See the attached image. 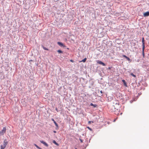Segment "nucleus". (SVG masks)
Here are the masks:
<instances>
[{"label": "nucleus", "mask_w": 149, "mask_h": 149, "mask_svg": "<svg viewBox=\"0 0 149 149\" xmlns=\"http://www.w3.org/2000/svg\"><path fill=\"white\" fill-rule=\"evenodd\" d=\"M109 69H111V68H110L109 67Z\"/></svg>", "instance_id": "29"}, {"label": "nucleus", "mask_w": 149, "mask_h": 149, "mask_svg": "<svg viewBox=\"0 0 149 149\" xmlns=\"http://www.w3.org/2000/svg\"><path fill=\"white\" fill-rule=\"evenodd\" d=\"M128 58V57L127 56V57L126 58V59H127V58Z\"/></svg>", "instance_id": "28"}, {"label": "nucleus", "mask_w": 149, "mask_h": 149, "mask_svg": "<svg viewBox=\"0 0 149 149\" xmlns=\"http://www.w3.org/2000/svg\"><path fill=\"white\" fill-rule=\"evenodd\" d=\"M6 127H4L3 130L0 132V135H3L4 133H5L6 131Z\"/></svg>", "instance_id": "4"}, {"label": "nucleus", "mask_w": 149, "mask_h": 149, "mask_svg": "<svg viewBox=\"0 0 149 149\" xmlns=\"http://www.w3.org/2000/svg\"><path fill=\"white\" fill-rule=\"evenodd\" d=\"M8 143V142L6 141V140H4L3 143V145L1 146V149H4L6 147V146Z\"/></svg>", "instance_id": "2"}, {"label": "nucleus", "mask_w": 149, "mask_h": 149, "mask_svg": "<svg viewBox=\"0 0 149 149\" xmlns=\"http://www.w3.org/2000/svg\"><path fill=\"white\" fill-rule=\"evenodd\" d=\"M42 47L43 48L44 50H49V49H48L47 48H46L45 47H44V46H42Z\"/></svg>", "instance_id": "12"}, {"label": "nucleus", "mask_w": 149, "mask_h": 149, "mask_svg": "<svg viewBox=\"0 0 149 149\" xmlns=\"http://www.w3.org/2000/svg\"><path fill=\"white\" fill-rule=\"evenodd\" d=\"M90 105L93 106L94 107H95L97 106V105L96 104H93L92 103H91Z\"/></svg>", "instance_id": "10"}, {"label": "nucleus", "mask_w": 149, "mask_h": 149, "mask_svg": "<svg viewBox=\"0 0 149 149\" xmlns=\"http://www.w3.org/2000/svg\"><path fill=\"white\" fill-rule=\"evenodd\" d=\"M87 128H88V129H90V130L91 129L90 128V127H88Z\"/></svg>", "instance_id": "27"}, {"label": "nucleus", "mask_w": 149, "mask_h": 149, "mask_svg": "<svg viewBox=\"0 0 149 149\" xmlns=\"http://www.w3.org/2000/svg\"><path fill=\"white\" fill-rule=\"evenodd\" d=\"M38 148L39 149H41V148H40V147H39V148Z\"/></svg>", "instance_id": "30"}, {"label": "nucleus", "mask_w": 149, "mask_h": 149, "mask_svg": "<svg viewBox=\"0 0 149 149\" xmlns=\"http://www.w3.org/2000/svg\"><path fill=\"white\" fill-rule=\"evenodd\" d=\"M128 61H131V60H130V59L128 57V58H127V59Z\"/></svg>", "instance_id": "16"}, {"label": "nucleus", "mask_w": 149, "mask_h": 149, "mask_svg": "<svg viewBox=\"0 0 149 149\" xmlns=\"http://www.w3.org/2000/svg\"><path fill=\"white\" fill-rule=\"evenodd\" d=\"M57 43L59 46H60L61 47H65V46L61 42H58Z\"/></svg>", "instance_id": "7"}, {"label": "nucleus", "mask_w": 149, "mask_h": 149, "mask_svg": "<svg viewBox=\"0 0 149 149\" xmlns=\"http://www.w3.org/2000/svg\"><path fill=\"white\" fill-rule=\"evenodd\" d=\"M130 75H131L133 77H136V75H135L134 74L132 73H131L130 74Z\"/></svg>", "instance_id": "13"}, {"label": "nucleus", "mask_w": 149, "mask_h": 149, "mask_svg": "<svg viewBox=\"0 0 149 149\" xmlns=\"http://www.w3.org/2000/svg\"><path fill=\"white\" fill-rule=\"evenodd\" d=\"M52 120L54 122V123L55 125L57 127H58V125L57 123L56 122V121L54 120V119H52Z\"/></svg>", "instance_id": "9"}, {"label": "nucleus", "mask_w": 149, "mask_h": 149, "mask_svg": "<svg viewBox=\"0 0 149 149\" xmlns=\"http://www.w3.org/2000/svg\"><path fill=\"white\" fill-rule=\"evenodd\" d=\"M91 121H88V123H91Z\"/></svg>", "instance_id": "25"}, {"label": "nucleus", "mask_w": 149, "mask_h": 149, "mask_svg": "<svg viewBox=\"0 0 149 149\" xmlns=\"http://www.w3.org/2000/svg\"><path fill=\"white\" fill-rule=\"evenodd\" d=\"M113 107L115 108V109H116L117 108H115V107L117 106H118L119 104V102L118 101L115 100H113Z\"/></svg>", "instance_id": "1"}, {"label": "nucleus", "mask_w": 149, "mask_h": 149, "mask_svg": "<svg viewBox=\"0 0 149 149\" xmlns=\"http://www.w3.org/2000/svg\"><path fill=\"white\" fill-rule=\"evenodd\" d=\"M79 140L82 143L83 142V140L82 139H79Z\"/></svg>", "instance_id": "18"}, {"label": "nucleus", "mask_w": 149, "mask_h": 149, "mask_svg": "<svg viewBox=\"0 0 149 149\" xmlns=\"http://www.w3.org/2000/svg\"><path fill=\"white\" fill-rule=\"evenodd\" d=\"M57 52L59 53H63V52L60 50H58Z\"/></svg>", "instance_id": "14"}, {"label": "nucleus", "mask_w": 149, "mask_h": 149, "mask_svg": "<svg viewBox=\"0 0 149 149\" xmlns=\"http://www.w3.org/2000/svg\"><path fill=\"white\" fill-rule=\"evenodd\" d=\"M124 84L125 86H127V85L125 82V83H124Z\"/></svg>", "instance_id": "19"}, {"label": "nucleus", "mask_w": 149, "mask_h": 149, "mask_svg": "<svg viewBox=\"0 0 149 149\" xmlns=\"http://www.w3.org/2000/svg\"><path fill=\"white\" fill-rule=\"evenodd\" d=\"M87 58H85L84 59L81 61V62H85L86 61V60Z\"/></svg>", "instance_id": "11"}, {"label": "nucleus", "mask_w": 149, "mask_h": 149, "mask_svg": "<svg viewBox=\"0 0 149 149\" xmlns=\"http://www.w3.org/2000/svg\"><path fill=\"white\" fill-rule=\"evenodd\" d=\"M34 145L38 148H39V147L36 144H35Z\"/></svg>", "instance_id": "17"}, {"label": "nucleus", "mask_w": 149, "mask_h": 149, "mask_svg": "<svg viewBox=\"0 0 149 149\" xmlns=\"http://www.w3.org/2000/svg\"><path fill=\"white\" fill-rule=\"evenodd\" d=\"M100 93H102V91H100Z\"/></svg>", "instance_id": "23"}, {"label": "nucleus", "mask_w": 149, "mask_h": 149, "mask_svg": "<svg viewBox=\"0 0 149 149\" xmlns=\"http://www.w3.org/2000/svg\"><path fill=\"white\" fill-rule=\"evenodd\" d=\"M54 133H56V131H54Z\"/></svg>", "instance_id": "24"}, {"label": "nucleus", "mask_w": 149, "mask_h": 149, "mask_svg": "<svg viewBox=\"0 0 149 149\" xmlns=\"http://www.w3.org/2000/svg\"><path fill=\"white\" fill-rule=\"evenodd\" d=\"M123 57H124L125 58H126V57H127V56H126V55H123Z\"/></svg>", "instance_id": "20"}, {"label": "nucleus", "mask_w": 149, "mask_h": 149, "mask_svg": "<svg viewBox=\"0 0 149 149\" xmlns=\"http://www.w3.org/2000/svg\"><path fill=\"white\" fill-rule=\"evenodd\" d=\"M53 142L56 145H58L57 143L56 142V141L55 140H53Z\"/></svg>", "instance_id": "15"}, {"label": "nucleus", "mask_w": 149, "mask_h": 149, "mask_svg": "<svg viewBox=\"0 0 149 149\" xmlns=\"http://www.w3.org/2000/svg\"><path fill=\"white\" fill-rule=\"evenodd\" d=\"M142 47H143L142 50H143V56H144V54L143 52H144V48H145V40H144V38H142Z\"/></svg>", "instance_id": "3"}, {"label": "nucleus", "mask_w": 149, "mask_h": 149, "mask_svg": "<svg viewBox=\"0 0 149 149\" xmlns=\"http://www.w3.org/2000/svg\"><path fill=\"white\" fill-rule=\"evenodd\" d=\"M75 149H77V148H75Z\"/></svg>", "instance_id": "31"}, {"label": "nucleus", "mask_w": 149, "mask_h": 149, "mask_svg": "<svg viewBox=\"0 0 149 149\" xmlns=\"http://www.w3.org/2000/svg\"><path fill=\"white\" fill-rule=\"evenodd\" d=\"M40 142L43 144L44 145H45V146L47 147L48 146V145L44 141H40Z\"/></svg>", "instance_id": "6"}, {"label": "nucleus", "mask_w": 149, "mask_h": 149, "mask_svg": "<svg viewBox=\"0 0 149 149\" xmlns=\"http://www.w3.org/2000/svg\"><path fill=\"white\" fill-rule=\"evenodd\" d=\"M32 60H30L29 61L30 62V61H32Z\"/></svg>", "instance_id": "26"}, {"label": "nucleus", "mask_w": 149, "mask_h": 149, "mask_svg": "<svg viewBox=\"0 0 149 149\" xmlns=\"http://www.w3.org/2000/svg\"><path fill=\"white\" fill-rule=\"evenodd\" d=\"M97 63L102 65L103 66H105L106 65L104 63L101 61H100L99 60H97Z\"/></svg>", "instance_id": "5"}, {"label": "nucleus", "mask_w": 149, "mask_h": 149, "mask_svg": "<svg viewBox=\"0 0 149 149\" xmlns=\"http://www.w3.org/2000/svg\"><path fill=\"white\" fill-rule=\"evenodd\" d=\"M122 81L123 82V83H125V82L124 80H123Z\"/></svg>", "instance_id": "21"}, {"label": "nucleus", "mask_w": 149, "mask_h": 149, "mask_svg": "<svg viewBox=\"0 0 149 149\" xmlns=\"http://www.w3.org/2000/svg\"><path fill=\"white\" fill-rule=\"evenodd\" d=\"M143 15L144 16H149V12H147L143 14Z\"/></svg>", "instance_id": "8"}, {"label": "nucleus", "mask_w": 149, "mask_h": 149, "mask_svg": "<svg viewBox=\"0 0 149 149\" xmlns=\"http://www.w3.org/2000/svg\"><path fill=\"white\" fill-rule=\"evenodd\" d=\"M70 61L72 62H73V61L72 60H70Z\"/></svg>", "instance_id": "22"}]
</instances>
